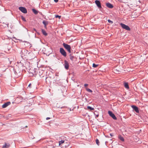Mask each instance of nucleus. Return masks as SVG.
I'll return each mask as SVG.
<instances>
[{"label": "nucleus", "mask_w": 148, "mask_h": 148, "mask_svg": "<svg viewBox=\"0 0 148 148\" xmlns=\"http://www.w3.org/2000/svg\"><path fill=\"white\" fill-rule=\"evenodd\" d=\"M19 10H20L22 12L26 14L27 13V11L26 8L23 7H20L18 8Z\"/></svg>", "instance_id": "1"}, {"label": "nucleus", "mask_w": 148, "mask_h": 148, "mask_svg": "<svg viewBox=\"0 0 148 148\" xmlns=\"http://www.w3.org/2000/svg\"><path fill=\"white\" fill-rule=\"evenodd\" d=\"M120 25L123 29L128 31H130V28L128 26L122 23H121Z\"/></svg>", "instance_id": "2"}, {"label": "nucleus", "mask_w": 148, "mask_h": 148, "mask_svg": "<svg viewBox=\"0 0 148 148\" xmlns=\"http://www.w3.org/2000/svg\"><path fill=\"white\" fill-rule=\"evenodd\" d=\"M13 71L14 72L15 75H16L15 76V77H16L19 76H20L21 74V73L20 71H18V73L16 69H14Z\"/></svg>", "instance_id": "3"}, {"label": "nucleus", "mask_w": 148, "mask_h": 148, "mask_svg": "<svg viewBox=\"0 0 148 148\" xmlns=\"http://www.w3.org/2000/svg\"><path fill=\"white\" fill-rule=\"evenodd\" d=\"M108 113L110 116H111L113 119L114 120H116L117 119V118L114 114H113L111 111H109L108 112Z\"/></svg>", "instance_id": "4"}, {"label": "nucleus", "mask_w": 148, "mask_h": 148, "mask_svg": "<svg viewBox=\"0 0 148 148\" xmlns=\"http://www.w3.org/2000/svg\"><path fill=\"white\" fill-rule=\"evenodd\" d=\"M65 49L69 53H71V47L69 45L65 44Z\"/></svg>", "instance_id": "5"}, {"label": "nucleus", "mask_w": 148, "mask_h": 148, "mask_svg": "<svg viewBox=\"0 0 148 148\" xmlns=\"http://www.w3.org/2000/svg\"><path fill=\"white\" fill-rule=\"evenodd\" d=\"M11 104V102L10 101H8L5 103L2 106L3 108H5L7 107L9 105Z\"/></svg>", "instance_id": "6"}, {"label": "nucleus", "mask_w": 148, "mask_h": 148, "mask_svg": "<svg viewBox=\"0 0 148 148\" xmlns=\"http://www.w3.org/2000/svg\"><path fill=\"white\" fill-rule=\"evenodd\" d=\"M96 4L99 8H101V7L100 2L98 0H96L95 1Z\"/></svg>", "instance_id": "7"}, {"label": "nucleus", "mask_w": 148, "mask_h": 148, "mask_svg": "<svg viewBox=\"0 0 148 148\" xmlns=\"http://www.w3.org/2000/svg\"><path fill=\"white\" fill-rule=\"evenodd\" d=\"M132 107L133 108V110H134L135 111V112H136L138 113L139 112V111L138 108L137 107L134 106H132Z\"/></svg>", "instance_id": "8"}, {"label": "nucleus", "mask_w": 148, "mask_h": 148, "mask_svg": "<svg viewBox=\"0 0 148 148\" xmlns=\"http://www.w3.org/2000/svg\"><path fill=\"white\" fill-rule=\"evenodd\" d=\"M10 146V145L9 143H5V145L2 146L3 148H8Z\"/></svg>", "instance_id": "9"}, {"label": "nucleus", "mask_w": 148, "mask_h": 148, "mask_svg": "<svg viewBox=\"0 0 148 148\" xmlns=\"http://www.w3.org/2000/svg\"><path fill=\"white\" fill-rule=\"evenodd\" d=\"M60 52L62 55L65 56V50L63 48H60Z\"/></svg>", "instance_id": "10"}, {"label": "nucleus", "mask_w": 148, "mask_h": 148, "mask_svg": "<svg viewBox=\"0 0 148 148\" xmlns=\"http://www.w3.org/2000/svg\"><path fill=\"white\" fill-rule=\"evenodd\" d=\"M65 148H71L70 143L68 141L65 142Z\"/></svg>", "instance_id": "11"}, {"label": "nucleus", "mask_w": 148, "mask_h": 148, "mask_svg": "<svg viewBox=\"0 0 148 148\" xmlns=\"http://www.w3.org/2000/svg\"><path fill=\"white\" fill-rule=\"evenodd\" d=\"M106 5L108 8H112L113 7V6L112 5L109 3H106Z\"/></svg>", "instance_id": "12"}, {"label": "nucleus", "mask_w": 148, "mask_h": 148, "mask_svg": "<svg viewBox=\"0 0 148 148\" xmlns=\"http://www.w3.org/2000/svg\"><path fill=\"white\" fill-rule=\"evenodd\" d=\"M42 23L44 25V27L45 28H46V25L48 24V22L45 21H42Z\"/></svg>", "instance_id": "13"}, {"label": "nucleus", "mask_w": 148, "mask_h": 148, "mask_svg": "<svg viewBox=\"0 0 148 148\" xmlns=\"http://www.w3.org/2000/svg\"><path fill=\"white\" fill-rule=\"evenodd\" d=\"M69 64L67 61L65 60V69H68L69 68Z\"/></svg>", "instance_id": "14"}, {"label": "nucleus", "mask_w": 148, "mask_h": 148, "mask_svg": "<svg viewBox=\"0 0 148 148\" xmlns=\"http://www.w3.org/2000/svg\"><path fill=\"white\" fill-rule=\"evenodd\" d=\"M41 31L43 34L45 36H46L47 35V33L46 32L45 30L43 29H41Z\"/></svg>", "instance_id": "15"}, {"label": "nucleus", "mask_w": 148, "mask_h": 148, "mask_svg": "<svg viewBox=\"0 0 148 148\" xmlns=\"http://www.w3.org/2000/svg\"><path fill=\"white\" fill-rule=\"evenodd\" d=\"M32 11L34 13L36 14H38V11L36 10L35 9L33 8L32 9Z\"/></svg>", "instance_id": "16"}, {"label": "nucleus", "mask_w": 148, "mask_h": 148, "mask_svg": "<svg viewBox=\"0 0 148 148\" xmlns=\"http://www.w3.org/2000/svg\"><path fill=\"white\" fill-rule=\"evenodd\" d=\"M119 138L120 139V140H121L122 141H124V139L123 137H122L121 136L119 135Z\"/></svg>", "instance_id": "17"}, {"label": "nucleus", "mask_w": 148, "mask_h": 148, "mask_svg": "<svg viewBox=\"0 0 148 148\" xmlns=\"http://www.w3.org/2000/svg\"><path fill=\"white\" fill-rule=\"evenodd\" d=\"M124 86L125 88H126L127 89L129 88V86L128 85V84L127 83H125L124 84Z\"/></svg>", "instance_id": "18"}, {"label": "nucleus", "mask_w": 148, "mask_h": 148, "mask_svg": "<svg viewBox=\"0 0 148 148\" xmlns=\"http://www.w3.org/2000/svg\"><path fill=\"white\" fill-rule=\"evenodd\" d=\"M64 140H62L60 141H59V145L60 146H61L60 145L62 144V143H64Z\"/></svg>", "instance_id": "19"}, {"label": "nucleus", "mask_w": 148, "mask_h": 148, "mask_svg": "<svg viewBox=\"0 0 148 148\" xmlns=\"http://www.w3.org/2000/svg\"><path fill=\"white\" fill-rule=\"evenodd\" d=\"M87 109L88 110H94V108H92L90 106H88L87 107Z\"/></svg>", "instance_id": "20"}, {"label": "nucleus", "mask_w": 148, "mask_h": 148, "mask_svg": "<svg viewBox=\"0 0 148 148\" xmlns=\"http://www.w3.org/2000/svg\"><path fill=\"white\" fill-rule=\"evenodd\" d=\"M21 18L22 19V20L23 21H26L25 19V18L23 17V16H21Z\"/></svg>", "instance_id": "21"}, {"label": "nucleus", "mask_w": 148, "mask_h": 148, "mask_svg": "<svg viewBox=\"0 0 148 148\" xmlns=\"http://www.w3.org/2000/svg\"><path fill=\"white\" fill-rule=\"evenodd\" d=\"M98 66V64H96L94 63H93L92 64V67L94 68H96Z\"/></svg>", "instance_id": "22"}, {"label": "nucleus", "mask_w": 148, "mask_h": 148, "mask_svg": "<svg viewBox=\"0 0 148 148\" xmlns=\"http://www.w3.org/2000/svg\"><path fill=\"white\" fill-rule=\"evenodd\" d=\"M55 17L56 18H58L59 19H60L61 16H59L58 15H55Z\"/></svg>", "instance_id": "23"}, {"label": "nucleus", "mask_w": 148, "mask_h": 148, "mask_svg": "<svg viewBox=\"0 0 148 148\" xmlns=\"http://www.w3.org/2000/svg\"><path fill=\"white\" fill-rule=\"evenodd\" d=\"M70 58L71 60L73 61V60L74 57L73 56H71V55H70Z\"/></svg>", "instance_id": "24"}, {"label": "nucleus", "mask_w": 148, "mask_h": 148, "mask_svg": "<svg viewBox=\"0 0 148 148\" xmlns=\"http://www.w3.org/2000/svg\"><path fill=\"white\" fill-rule=\"evenodd\" d=\"M96 144L98 145H99V140L98 139H97L96 140Z\"/></svg>", "instance_id": "25"}, {"label": "nucleus", "mask_w": 148, "mask_h": 148, "mask_svg": "<svg viewBox=\"0 0 148 148\" xmlns=\"http://www.w3.org/2000/svg\"><path fill=\"white\" fill-rule=\"evenodd\" d=\"M86 90H87V91H88L89 92H92V91L89 88H87Z\"/></svg>", "instance_id": "26"}, {"label": "nucleus", "mask_w": 148, "mask_h": 148, "mask_svg": "<svg viewBox=\"0 0 148 148\" xmlns=\"http://www.w3.org/2000/svg\"><path fill=\"white\" fill-rule=\"evenodd\" d=\"M21 67L23 70H25V68H26V67L25 66H24L22 64Z\"/></svg>", "instance_id": "27"}, {"label": "nucleus", "mask_w": 148, "mask_h": 148, "mask_svg": "<svg viewBox=\"0 0 148 148\" xmlns=\"http://www.w3.org/2000/svg\"><path fill=\"white\" fill-rule=\"evenodd\" d=\"M108 23H110L111 24H112L113 23V22L112 21L110 20V19L108 20Z\"/></svg>", "instance_id": "28"}, {"label": "nucleus", "mask_w": 148, "mask_h": 148, "mask_svg": "<svg viewBox=\"0 0 148 148\" xmlns=\"http://www.w3.org/2000/svg\"><path fill=\"white\" fill-rule=\"evenodd\" d=\"M31 85H32L31 84V83L29 84V85L28 86L27 88H31Z\"/></svg>", "instance_id": "29"}, {"label": "nucleus", "mask_w": 148, "mask_h": 148, "mask_svg": "<svg viewBox=\"0 0 148 148\" xmlns=\"http://www.w3.org/2000/svg\"><path fill=\"white\" fill-rule=\"evenodd\" d=\"M88 84H84V86H85V87H86L87 86H88Z\"/></svg>", "instance_id": "30"}, {"label": "nucleus", "mask_w": 148, "mask_h": 148, "mask_svg": "<svg viewBox=\"0 0 148 148\" xmlns=\"http://www.w3.org/2000/svg\"><path fill=\"white\" fill-rule=\"evenodd\" d=\"M54 1L56 3H57L58 1V0H54Z\"/></svg>", "instance_id": "31"}, {"label": "nucleus", "mask_w": 148, "mask_h": 148, "mask_svg": "<svg viewBox=\"0 0 148 148\" xmlns=\"http://www.w3.org/2000/svg\"><path fill=\"white\" fill-rule=\"evenodd\" d=\"M50 119V117H47V118H46V119L47 120H48V119Z\"/></svg>", "instance_id": "32"}, {"label": "nucleus", "mask_w": 148, "mask_h": 148, "mask_svg": "<svg viewBox=\"0 0 148 148\" xmlns=\"http://www.w3.org/2000/svg\"><path fill=\"white\" fill-rule=\"evenodd\" d=\"M63 47L64 48H65V43H63Z\"/></svg>", "instance_id": "33"}, {"label": "nucleus", "mask_w": 148, "mask_h": 148, "mask_svg": "<svg viewBox=\"0 0 148 148\" xmlns=\"http://www.w3.org/2000/svg\"><path fill=\"white\" fill-rule=\"evenodd\" d=\"M33 30H34V31H35V32H37V31H36V29H35L34 28L33 29Z\"/></svg>", "instance_id": "34"}, {"label": "nucleus", "mask_w": 148, "mask_h": 148, "mask_svg": "<svg viewBox=\"0 0 148 148\" xmlns=\"http://www.w3.org/2000/svg\"><path fill=\"white\" fill-rule=\"evenodd\" d=\"M6 24V25L7 26V27H8V25H8V23L7 24Z\"/></svg>", "instance_id": "35"}, {"label": "nucleus", "mask_w": 148, "mask_h": 148, "mask_svg": "<svg viewBox=\"0 0 148 148\" xmlns=\"http://www.w3.org/2000/svg\"><path fill=\"white\" fill-rule=\"evenodd\" d=\"M13 38L14 39H15L16 40H17V39H16V38L15 37H13Z\"/></svg>", "instance_id": "36"}, {"label": "nucleus", "mask_w": 148, "mask_h": 148, "mask_svg": "<svg viewBox=\"0 0 148 148\" xmlns=\"http://www.w3.org/2000/svg\"><path fill=\"white\" fill-rule=\"evenodd\" d=\"M110 135L112 136H113V135H112V134H110Z\"/></svg>", "instance_id": "37"}, {"label": "nucleus", "mask_w": 148, "mask_h": 148, "mask_svg": "<svg viewBox=\"0 0 148 148\" xmlns=\"http://www.w3.org/2000/svg\"><path fill=\"white\" fill-rule=\"evenodd\" d=\"M98 116H99V115H97L96 116V117H98Z\"/></svg>", "instance_id": "38"}, {"label": "nucleus", "mask_w": 148, "mask_h": 148, "mask_svg": "<svg viewBox=\"0 0 148 148\" xmlns=\"http://www.w3.org/2000/svg\"><path fill=\"white\" fill-rule=\"evenodd\" d=\"M36 32L38 34H39V32Z\"/></svg>", "instance_id": "39"}, {"label": "nucleus", "mask_w": 148, "mask_h": 148, "mask_svg": "<svg viewBox=\"0 0 148 148\" xmlns=\"http://www.w3.org/2000/svg\"><path fill=\"white\" fill-rule=\"evenodd\" d=\"M39 13H40V14H42V13H41L40 12Z\"/></svg>", "instance_id": "40"}, {"label": "nucleus", "mask_w": 148, "mask_h": 148, "mask_svg": "<svg viewBox=\"0 0 148 148\" xmlns=\"http://www.w3.org/2000/svg\"><path fill=\"white\" fill-rule=\"evenodd\" d=\"M25 127H27V126H26Z\"/></svg>", "instance_id": "41"}, {"label": "nucleus", "mask_w": 148, "mask_h": 148, "mask_svg": "<svg viewBox=\"0 0 148 148\" xmlns=\"http://www.w3.org/2000/svg\"><path fill=\"white\" fill-rule=\"evenodd\" d=\"M23 42H26V41H23Z\"/></svg>", "instance_id": "42"}, {"label": "nucleus", "mask_w": 148, "mask_h": 148, "mask_svg": "<svg viewBox=\"0 0 148 148\" xmlns=\"http://www.w3.org/2000/svg\"><path fill=\"white\" fill-rule=\"evenodd\" d=\"M63 65L64 66H65V63H64V64H63Z\"/></svg>", "instance_id": "43"}, {"label": "nucleus", "mask_w": 148, "mask_h": 148, "mask_svg": "<svg viewBox=\"0 0 148 148\" xmlns=\"http://www.w3.org/2000/svg\"><path fill=\"white\" fill-rule=\"evenodd\" d=\"M65 109H68V108H67L66 107V108H65Z\"/></svg>", "instance_id": "44"}, {"label": "nucleus", "mask_w": 148, "mask_h": 148, "mask_svg": "<svg viewBox=\"0 0 148 148\" xmlns=\"http://www.w3.org/2000/svg\"><path fill=\"white\" fill-rule=\"evenodd\" d=\"M31 138H32V139H33L34 138V137L33 138H32V137H31Z\"/></svg>", "instance_id": "45"}, {"label": "nucleus", "mask_w": 148, "mask_h": 148, "mask_svg": "<svg viewBox=\"0 0 148 148\" xmlns=\"http://www.w3.org/2000/svg\"><path fill=\"white\" fill-rule=\"evenodd\" d=\"M65 56H66V53L65 52Z\"/></svg>", "instance_id": "46"}, {"label": "nucleus", "mask_w": 148, "mask_h": 148, "mask_svg": "<svg viewBox=\"0 0 148 148\" xmlns=\"http://www.w3.org/2000/svg\"><path fill=\"white\" fill-rule=\"evenodd\" d=\"M47 77H46V78H45V79H46H46H47Z\"/></svg>", "instance_id": "47"}, {"label": "nucleus", "mask_w": 148, "mask_h": 148, "mask_svg": "<svg viewBox=\"0 0 148 148\" xmlns=\"http://www.w3.org/2000/svg\"><path fill=\"white\" fill-rule=\"evenodd\" d=\"M21 56L22 57V55H21Z\"/></svg>", "instance_id": "48"}, {"label": "nucleus", "mask_w": 148, "mask_h": 148, "mask_svg": "<svg viewBox=\"0 0 148 148\" xmlns=\"http://www.w3.org/2000/svg\"><path fill=\"white\" fill-rule=\"evenodd\" d=\"M70 110V111H71V109H70V110Z\"/></svg>", "instance_id": "49"}]
</instances>
